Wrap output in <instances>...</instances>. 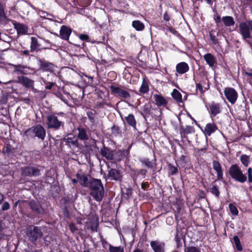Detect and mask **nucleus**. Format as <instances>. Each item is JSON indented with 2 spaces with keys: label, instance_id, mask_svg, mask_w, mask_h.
<instances>
[{
  "label": "nucleus",
  "instance_id": "41",
  "mask_svg": "<svg viewBox=\"0 0 252 252\" xmlns=\"http://www.w3.org/2000/svg\"><path fill=\"white\" fill-rule=\"evenodd\" d=\"M222 21L226 27H230L234 25L235 22L232 17L229 16H223Z\"/></svg>",
  "mask_w": 252,
  "mask_h": 252
},
{
  "label": "nucleus",
  "instance_id": "29",
  "mask_svg": "<svg viewBox=\"0 0 252 252\" xmlns=\"http://www.w3.org/2000/svg\"><path fill=\"white\" fill-rule=\"evenodd\" d=\"M189 64L184 62L178 63L176 66V71L180 74H183L189 70Z\"/></svg>",
  "mask_w": 252,
  "mask_h": 252
},
{
  "label": "nucleus",
  "instance_id": "24",
  "mask_svg": "<svg viewBox=\"0 0 252 252\" xmlns=\"http://www.w3.org/2000/svg\"><path fill=\"white\" fill-rule=\"evenodd\" d=\"M239 30L243 39L246 40L251 37L249 26L246 22H241L239 24Z\"/></svg>",
  "mask_w": 252,
  "mask_h": 252
},
{
  "label": "nucleus",
  "instance_id": "16",
  "mask_svg": "<svg viewBox=\"0 0 252 252\" xmlns=\"http://www.w3.org/2000/svg\"><path fill=\"white\" fill-rule=\"evenodd\" d=\"M209 107V114L210 117L212 119L221 112V106L219 103L212 101L208 104Z\"/></svg>",
  "mask_w": 252,
  "mask_h": 252
},
{
  "label": "nucleus",
  "instance_id": "43",
  "mask_svg": "<svg viewBox=\"0 0 252 252\" xmlns=\"http://www.w3.org/2000/svg\"><path fill=\"white\" fill-rule=\"evenodd\" d=\"M132 26L138 31H142L145 28L144 24L139 20L133 21L132 23Z\"/></svg>",
  "mask_w": 252,
  "mask_h": 252
},
{
  "label": "nucleus",
  "instance_id": "21",
  "mask_svg": "<svg viewBox=\"0 0 252 252\" xmlns=\"http://www.w3.org/2000/svg\"><path fill=\"white\" fill-rule=\"evenodd\" d=\"M12 23L18 35H25L28 33L29 28L27 26L15 20H13Z\"/></svg>",
  "mask_w": 252,
  "mask_h": 252
},
{
  "label": "nucleus",
  "instance_id": "25",
  "mask_svg": "<svg viewBox=\"0 0 252 252\" xmlns=\"http://www.w3.org/2000/svg\"><path fill=\"white\" fill-rule=\"evenodd\" d=\"M203 58L210 67L215 69L217 64V59L211 53H208L203 56Z\"/></svg>",
  "mask_w": 252,
  "mask_h": 252
},
{
  "label": "nucleus",
  "instance_id": "62",
  "mask_svg": "<svg viewBox=\"0 0 252 252\" xmlns=\"http://www.w3.org/2000/svg\"><path fill=\"white\" fill-rule=\"evenodd\" d=\"M213 18L215 23L218 25L221 22V19L220 15H219L216 11V14L213 16Z\"/></svg>",
  "mask_w": 252,
  "mask_h": 252
},
{
  "label": "nucleus",
  "instance_id": "15",
  "mask_svg": "<svg viewBox=\"0 0 252 252\" xmlns=\"http://www.w3.org/2000/svg\"><path fill=\"white\" fill-rule=\"evenodd\" d=\"M200 128L206 137L210 136L218 130L217 124L214 122L207 124L204 129Z\"/></svg>",
  "mask_w": 252,
  "mask_h": 252
},
{
  "label": "nucleus",
  "instance_id": "30",
  "mask_svg": "<svg viewBox=\"0 0 252 252\" xmlns=\"http://www.w3.org/2000/svg\"><path fill=\"white\" fill-rule=\"evenodd\" d=\"M108 177L112 180L119 181L122 179L120 172L114 168H111L108 172Z\"/></svg>",
  "mask_w": 252,
  "mask_h": 252
},
{
  "label": "nucleus",
  "instance_id": "59",
  "mask_svg": "<svg viewBox=\"0 0 252 252\" xmlns=\"http://www.w3.org/2000/svg\"><path fill=\"white\" fill-rule=\"evenodd\" d=\"M100 241L101 242V245L104 249H106L107 246L109 247V249H110V245H111L109 244L105 239H104L102 236H100Z\"/></svg>",
  "mask_w": 252,
  "mask_h": 252
},
{
  "label": "nucleus",
  "instance_id": "3",
  "mask_svg": "<svg viewBox=\"0 0 252 252\" xmlns=\"http://www.w3.org/2000/svg\"><path fill=\"white\" fill-rule=\"evenodd\" d=\"M46 130L40 124H37L28 128L24 132V136L27 139H38L43 141L46 137Z\"/></svg>",
  "mask_w": 252,
  "mask_h": 252
},
{
  "label": "nucleus",
  "instance_id": "2",
  "mask_svg": "<svg viewBox=\"0 0 252 252\" xmlns=\"http://www.w3.org/2000/svg\"><path fill=\"white\" fill-rule=\"evenodd\" d=\"M63 112H55L50 114L46 117V125L48 129L59 130L64 128V122L60 120L57 116H64Z\"/></svg>",
  "mask_w": 252,
  "mask_h": 252
},
{
  "label": "nucleus",
  "instance_id": "22",
  "mask_svg": "<svg viewBox=\"0 0 252 252\" xmlns=\"http://www.w3.org/2000/svg\"><path fill=\"white\" fill-rule=\"evenodd\" d=\"M139 161L141 163L142 166H145L148 169H153L157 165L156 159L155 158L150 160L148 158H139Z\"/></svg>",
  "mask_w": 252,
  "mask_h": 252
},
{
  "label": "nucleus",
  "instance_id": "38",
  "mask_svg": "<svg viewBox=\"0 0 252 252\" xmlns=\"http://www.w3.org/2000/svg\"><path fill=\"white\" fill-rule=\"evenodd\" d=\"M167 167L169 176L175 175L178 173V166H175L171 163L167 162Z\"/></svg>",
  "mask_w": 252,
  "mask_h": 252
},
{
  "label": "nucleus",
  "instance_id": "8",
  "mask_svg": "<svg viewBox=\"0 0 252 252\" xmlns=\"http://www.w3.org/2000/svg\"><path fill=\"white\" fill-rule=\"evenodd\" d=\"M36 60L40 70L50 72H54L56 71L57 66L53 63L39 57H37Z\"/></svg>",
  "mask_w": 252,
  "mask_h": 252
},
{
  "label": "nucleus",
  "instance_id": "12",
  "mask_svg": "<svg viewBox=\"0 0 252 252\" xmlns=\"http://www.w3.org/2000/svg\"><path fill=\"white\" fill-rule=\"evenodd\" d=\"M29 206L32 211L37 215H43L46 213L45 209L38 201L31 200L29 202Z\"/></svg>",
  "mask_w": 252,
  "mask_h": 252
},
{
  "label": "nucleus",
  "instance_id": "51",
  "mask_svg": "<svg viewBox=\"0 0 252 252\" xmlns=\"http://www.w3.org/2000/svg\"><path fill=\"white\" fill-rule=\"evenodd\" d=\"M210 192L212 194L214 195L216 197L219 198L220 195V191L219 188L216 185H213L210 189Z\"/></svg>",
  "mask_w": 252,
  "mask_h": 252
},
{
  "label": "nucleus",
  "instance_id": "32",
  "mask_svg": "<svg viewBox=\"0 0 252 252\" xmlns=\"http://www.w3.org/2000/svg\"><path fill=\"white\" fill-rule=\"evenodd\" d=\"M18 79L19 82L22 84L25 87L28 88H33L34 82L33 80L24 76L19 77Z\"/></svg>",
  "mask_w": 252,
  "mask_h": 252
},
{
  "label": "nucleus",
  "instance_id": "37",
  "mask_svg": "<svg viewBox=\"0 0 252 252\" xmlns=\"http://www.w3.org/2000/svg\"><path fill=\"white\" fill-rule=\"evenodd\" d=\"M242 71L245 78L252 86V69L248 68L246 69L243 70Z\"/></svg>",
  "mask_w": 252,
  "mask_h": 252
},
{
  "label": "nucleus",
  "instance_id": "57",
  "mask_svg": "<svg viewBox=\"0 0 252 252\" xmlns=\"http://www.w3.org/2000/svg\"><path fill=\"white\" fill-rule=\"evenodd\" d=\"M182 237L178 235V233L177 232L175 236V241L176 243V246L177 249H179L182 247V243L181 242Z\"/></svg>",
  "mask_w": 252,
  "mask_h": 252
},
{
  "label": "nucleus",
  "instance_id": "9",
  "mask_svg": "<svg viewBox=\"0 0 252 252\" xmlns=\"http://www.w3.org/2000/svg\"><path fill=\"white\" fill-rule=\"evenodd\" d=\"M22 175L25 177H36L39 176L40 170L36 166H25L21 168Z\"/></svg>",
  "mask_w": 252,
  "mask_h": 252
},
{
  "label": "nucleus",
  "instance_id": "54",
  "mask_svg": "<svg viewBox=\"0 0 252 252\" xmlns=\"http://www.w3.org/2000/svg\"><path fill=\"white\" fill-rule=\"evenodd\" d=\"M229 208L231 214L233 216H237L238 215L239 211L237 207L232 203L229 204Z\"/></svg>",
  "mask_w": 252,
  "mask_h": 252
},
{
  "label": "nucleus",
  "instance_id": "56",
  "mask_svg": "<svg viewBox=\"0 0 252 252\" xmlns=\"http://www.w3.org/2000/svg\"><path fill=\"white\" fill-rule=\"evenodd\" d=\"M24 65L21 64H17L14 65L13 71L16 72L18 74H22L23 72Z\"/></svg>",
  "mask_w": 252,
  "mask_h": 252
},
{
  "label": "nucleus",
  "instance_id": "46",
  "mask_svg": "<svg viewBox=\"0 0 252 252\" xmlns=\"http://www.w3.org/2000/svg\"><path fill=\"white\" fill-rule=\"evenodd\" d=\"M240 160L244 167H247L251 162L250 157L249 156L244 154L240 157Z\"/></svg>",
  "mask_w": 252,
  "mask_h": 252
},
{
  "label": "nucleus",
  "instance_id": "6",
  "mask_svg": "<svg viewBox=\"0 0 252 252\" xmlns=\"http://www.w3.org/2000/svg\"><path fill=\"white\" fill-rule=\"evenodd\" d=\"M111 94L120 98L129 99L130 98V94L125 89L126 88L121 85L116 86L114 84L109 86Z\"/></svg>",
  "mask_w": 252,
  "mask_h": 252
},
{
  "label": "nucleus",
  "instance_id": "14",
  "mask_svg": "<svg viewBox=\"0 0 252 252\" xmlns=\"http://www.w3.org/2000/svg\"><path fill=\"white\" fill-rule=\"evenodd\" d=\"M66 146L71 148L78 145V139L71 133H68L63 139Z\"/></svg>",
  "mask_w": 252,
  "mask_h": 252
},
{
  "label": "nucleus",
  "instance_id": "10",
  "mask_svg": "<svg viewBox=\"0 0 252 252\" xmlns=\"http://www.w3.org/2000/svg\"><path fill=\"white\" fill-rule=\"evenodd\" d=\"M224 94L226 99L231 104H234L238 99V94L235 89L232 87H226L224 89Z\"/></svg>",
  "mask_w": 252,
  "mask_h": 252
},
{
  "label": "nucleus",
  "instance_id": "26",
  "mask_svg": "<svg viewBox=\"0 0 252 252\" xmlns=\"http://www.w3.org/2000/svg\"><path fill=\"white\" fill-rule=\"evenodd\" d=\"M153 99H154L155 104L158 107H166L168 101L161 94H153Z\"/></svg>",
  "mask_w": 252,
  "mask_h": 252
},
{
  "label": "nucleus",
  "instance_id": "33",
  "mask_svg": "<svg viewBox=\"0 0 252 252\" xmlns=\"http://www.w3.org/2000/svg\"><path fill=\"white\" fill-rule=\"evenodd\" d=\"M31 42L30 45V49L31 52H38L40 50V44L38 42V39L34 36H32L31 38Z\"/></svg>",
  "mask_w": 252,
  "mask_h": 252
},
{
  "label": "nucleus",
  "instance_id": "28",
  "mask_svg": "<svg viewBox=\"0 0 252 252\" xmlns=\"http://www.w3.org/2000/svg\"><path fill=\"white\" fill-rule=\"evenodd\" d=\"M55 95L58 98H60L65 104H67L69 100L71 97L69 93H65V95L63 94L62 88H58V90L54 93Z\"/></svg>",
  "mask_w": 252,
  "mask_h": 252
},
{
  "label": "nucleus",
  "instance_id": "17",
  "mask_svg": "<svg viewBox=\"0 0 252 252\" xmlns=\"http://www.w3.org/2000/svg\"><path fill=\"white\" fill-rule=\"evenodd\" d=\"M212 166L213 169L217 173V180L223 182V169L220 161L218 160H213L212 162Z\"/></svg>",
  "mask_w": 252,
  "mask_h": 252
},
{
  "label": "nucleus",
  "instance_id": "5",
  "mask_svg": "<svg viewBox=\"0 0 252 252\" xmlns=\"http://www.w3.org/2000/svg\"><path fill=\"white\" fill-rule=\"evenodd\" d=\"M228 173L233 179L238 182L243 183L247 181V176L243 173L237 164H232L229 168Z\"/></svg>",
  "mask_w": 252,
  "mask_h": 252
},
{
  "label": "nucleus",
  "instance_id": "27",
  "mask_svg": "<svg viewBox=\"0 0 252 252\" xmlns=\"http://www.w3.org/2000/svg\"><path fill=\"white\" fill-rule=\"evenodd\" d=\"M150 246L154 252H164L165 243L158 241H152Z\"/></svg>",
  "mask_w": 252,
  "mask_h": 252
},
{
  "label": "nucleus",
  "instance_id": "60",
  "mask_svg": "<svg viewBox=\"0 0 252 252\" xmlns=\"http://www.w3.org/2000/svg\"><path fill=\"white\" fill-rule=\"evenodd\" d=\"M104 105H106L109 107L111 106L110 103L105 101L97 102L96 104V107L98 108H102L104 107Z\"/></svg>",
  "mask_w": 252,
  "mask_h": 252
},
{
  "label": "nucleus",
  "instance_id": "49",
  "mask_svg": "<svg viewBox=\"0 0 252 252\" xmlns=\"http://www.w3.org/2000/svg\"><path fill=\"white\" fill-rule=\"evenodd\" d=\"M6 16L4 11V7L1 2H0V23H2L6 19Z\"/></svg>",
  "mask_w": 252,
  "mask_h": 252
},
{
  "label": "nucleus",
  "instance_id": "63",
  "mask_svg": "<svg viewBox=\"0 0 252 252\" xmlns=\"http://www.w3.org/2000/svg\"><path fill=\"white\" fill-rule=\"evenodd\" d=\"M126 192L125 193V195L124 197L126 199L128 200L132 195V189L128 188L126 189Z\"/></svg>",
  "mask_w": 252,
  "mask_h": 252
},
{
  "label": "nucleus",
  "instance_id": "11",
  "mask_svg": "<svg viewBox=\"0 0 252 252\" xmlns=\"http://www.w3.org/2000/svg\"><path fill=\"white\" fill-rule=\"evenodd\" d=\"M2 153L5 156L11 158L16 157L18 154L17 146L15 144L7 143L2 149Z\"/></svg>",
  "mask_w": 252,
  "mask_h": 252
},
{
  "label": "nucleus",
  "instance_id": "53",
  "mask_svg": "<svg viewBox=\"0 0 252 252\" xmlns=\"http://www.w3.org/2000/svg\"><path fill=\"white\" fill-rule=\"evenodd\" d=\"M205 81H203L202 84L199 83H196L195 94H197L198 91H199L201 94H203L205 92V90H203V84L205 85Z\"/></svg>",
  "mask_w": 252,
  "mask_h": 252
},
{
  "label": "nucleus",
  "instance_id": "23",
  "mask_svg": "<svg viewBox=\"0 0 252 252\" xmlns=\"http://www.w3.org/2000/svg\"><path fill=\"white\" fill-rule=\"evenodd\" d=\"M72 32V29L70 27L63 25L60 29V37L64 40L69 41V37Z\"/></svg>",
  "mask_w": 252,
  "mask_h": 252
},
{
  "label": "nucleus",
  "instance_id": "50",
  "mask_svg": "<svg viewBox=\"0 0 252 252\" xmlns=\"http://www.w3.org/2000/svg\"><path fill=\"white\" fill-rule=\"evenodd\" d=\"M185 244V252H201L200 250L194 246L187 247L185 238L183 239Z\"/></svg>",
  "mask_w": 252,
  "mask_h": 252
},
{
  "label": "nucleus",
  "instance_id": "61",
  "mask_svg": "<svg viewBox=\"0 0 252 252\" xmlns=\"http://www.w3.org/2000/svg\"><path fill=\"white\" fill-rule=\"evenodd\" d=\"M34 71L33 69L27 66H24L23 72L22 74H28L31 73V72Z\"/></svg>",
  "mask_w": 252,
  "mask_h": 252
},
{
  "label": "nucleus",
  "instance_id": "35",
  "mask_svg": "<svg viewBox=\"0 0 252 252\" xmlns=\"http://www.w3.org/2000/svg\"><path fill=\"white\" fill-rule=\"evenodd\" d=\"M149 81L145 76L143 78L142 85L139 89V92L142 94L147 93L149 91Z\"/></svg>",
  "mask_w": 252,
  "mask_h": 252
},
{
  "label": "nucleus",
  "instance_id": "52",
  "mask_svg": "<svg viewBox=\"0 0 252 252\" xmlns=\"http://www.w3.org/2000/svg\"><path fill=\"white\" fill-rule=\"evenodd\" d=\"M109 252H124V248L122 246H113L110 245Z\"/></svg>",
  "mask_w": 252,
  "mask_h": 252
},
{
  "label": "nucleus",
  "instance_id": "1",
  "mask_svg": "<svg viewBox=\"0 0 252 252\" xmlns=\"http://www.w3.org/2000/svg\"><path fill=\"white\" fill-rule=\"evenodd\" d=\"M90 195L97 202H101L104 196V189L103 185L100 179L92 178L89 182Z\"/></svg>",
  "mask_w": 252,
  "mask_h": 252
},
{
  "label": "nucleus",
  "instance_id": "34",
  "mask_svg": "<svg viewBox=\"0 0 252 252\" xmlns=\"http://www.w3.org/2000/svg\"><path fill=\"white\" fill-rule=\"evenodd\" d=\"M76 176L81 186L85 187H87L88 186L89 181L88 178L86 175L77 173L76 174Z\"/></svg>",
  "mask_w": 252,
  "mask_h": 252
},
{
  "label": "nucleus",
  "instance_id": "42",
  "mask_svg": "<svg viewBox=\"0 0 252 252\" xmlns=\"http://www.w3.org/2000/svg\"><path fill=\"white\" fill-rule=\"evenodd\" d=\"M236 112L239 119L242 120L247 117L246 110L244 106H239Z\"/></svg>",
  "mask_w": 252,
  "mask_h": 252
},
{
  "label": "nucleus",
  "instance_id": "55",
  "mask_svg": "<svg viewBox=\"0 0 252 252\" xmlns=\"http://www.w3.org/2000/svg\"><path fill=\"white\" fill-rule=\"evenodd\" d=\"M43 82L45 85L46 90H51L54 86L56 85V83L53 82H49L45 79H43Z\"/></svg>",
  "mask_w": 252,
  "mask_h": 252
},
{
  "label": "nucleus",
  "instance_id": "36",
  "mask_svg": "<svg viewBox=\"0 0 252 252\" xmlns=\"http://www.w3.org/2000/svg\"><path fill=\"white\" fill-rule=\"evenodd\" d=\"M173 98L176 101L177 103H183V98L181 94L177 89H174L171 94Z\"/></svg>",
  "mask_w": 252,
  "mask_h": 252
},
{
  "label": "nucleus",
  "instance_id": "4",
  "mask_svg": "<svg viewBox=\"0 0 252 252\" xmlns=\"http://www.w3.org/2000/svg\"><path fill=\"white\" fill-rule=\"evenodd\" d=\"M25 233L28 241L34 245H36L37 240L43 235L41 227L33 225H28L26 228Z\"/></svg>",
  "mask_w": 252,
  "mask_h": 252
},
{
  "label": "nucleus",
  "instance_id": "13",
  "mask_svg": "<svg viewBox=\"0 0 252 252\" xmlns=\"http://www.w3.org/2000/svg\"><path fill=\"white\" fill-rule=\"evenodd\" d=\"M148 173V170L146 169H131L130 170V175L134 182H136L137 180L141 177L142 179L145 178Z\"/></svg>",
  "mask_w": 252,
  "mask_h": 252
},
{
  "label": "nucleus",
  "instance_id": "7",
  "mask_svg": "<svg viewBox=\"0 0 252 252\" xmlns=\"http://www.w3.org/2000/svg\"><path fill=\"white\" fill-rule=\"evenodd\" d=\"M131 145H129L127 149L122 150H114L113 153V161L120 162L125 158L129 160L130 156V150Z\"/></svg>",
  "mask_w": 252,
  "mask_h": 252
},
{
  "label": "nucleus",
  "instance_id": "31",
  "mask_svg": "<svg viewBox=\"0 0 252 252\" xmlns=\"http://www.w3.org/2000/svg\"><path fill=\"white\" fill-rule=\"evenodd\" d=\"M77 130L78 131L77 139L82 141H87L89 139L87 130L86 128L80 126L77 128Z\"/></svg>",
  "mask_w": 252,
  "mask_h": 252
},
{
  "label": "nucleus",
  "instance_id": "19",
  "mask_svg": "<svg viewBox=\"0 0 252 252\" xmlns=\"http://www.w3.org/2000/svg\"><path fill=\"white\" fill-rule=\"evenodd\" d=\"M114 151L111 148L106 146L103 143V146L100 148L99 153L102 158H104L108 160H112Z\"/></svg>",
  "mask_w": 252,
  "mask_h": 252
},
{
  "label": "nucleus",
  "instance_id": "47",
  "mask_svg": "<svg viewBox=\"0 0 252 252\" xmlns=\"http://www.w3.org/2000/svg\"><path fill=\"white\" fill-rule=\"evenodd\" d=\"M233 241L237 250L239 252H241L243 250V247L238 236L235 235L233 237Z\"/></svg>",
  "mask_w": 252,
  "mask_h": 252
},
{
  "label": "nucleus",
  "instance_id": "44",
  "mask_svg": "<svg viewBox=\"0 0 252 252\" xmlns=\"http://www.w3.org/2000/svg\"><path fill=\"white\" fill-rule=\"evenodd\" d=\"M97 114V112L94 110H91L88 111L86 112V115L89 119L90 122L92 124H95V116Z\"/></svg>",
  "mask_w": 252,
  "mask_h": 252
},
{
  "label": "nucleus",
  "instance_id": "58",
  "mask_svg": "<svg viewBox=\"0 0 252 252\" xmlns=\"http://www.w3.org/2000/svg\"><path fill=\"white\" fill-rule=\"evenodd\" d=\"M91 4L90 0H81L79 1V5L81 7H88Z\"/></svg>",
  "mask_w": 252,
  "mask_h": 252
},
{
  "label": "nucleus",
  "instance_id": "64",
  "mask_svg": "<svg viewBox=\"0 0 252 252\" xmlns=\"http://www.w3.org/2000/svg\"><path fill=\"white\" fill-rule=\"evenodd\" d=\"M69 229L72 233H75L76 230H78L77 227L76 226V224L74 223H71L68 225Z\"/></svg>",
  "mask_w": 252,
  "mask_h": 252
},
{
  "label": "nucleus",
  "instance_id": "18",
  "mask_svg": "<svg viewBox=\"0 0 252 252\" xmlns=\"http://www.w3.org/2000/svg\"><path fill=\"white\" fill-rule=\"evenodd\" d=\"M179 130L181 138L182 139H186L189 142L190 141L189 140L187 135L195 132L194 127L192 126L189 125L186 126L185 127L180 126Z\"/></svg>",
  "mask_w": 252,
  "mask_h": 252
},
{
  "label": "nucleus",
  "instance_id": "48",
  "mask_svg": "<svg viewBox=\"0 0 252 252\" xmlns=\"http://www.w3.org/2000/svg\"><path fill=\"white\" fill-rule=\"evenodd\" d=\"M215 31H212L209 32V36L212 44L217 45L219 44L218 39L216 37V36L218 35L219 32H217L216 35L215 34Z\"/></svg>",
  "mask_w": 252,
  "mask_h": 252
},
{
  "label": "nucleus",
  "instance_id": "45",
  "mask_svg": "<svg viewBox=\"0 0 252 252\" xmlns=\"http://www.w3.org/2000/svg\"><path fill=\"white\" fill-rule=\"evenodd\" d=\"M111 135L114 136H121L122 130L120 127L116 125H114L111 128Z\"/></svg>",
  "mask_w": 252,
  "mask_h": 252
},
{
  "label": "nucleus",
  "instance_id": "39",
  "mask_svg": "<svg viewBox=\"0 0 252 252\" xmlns=\"http://www.w3.org/2000/svg\"><path fill=\"white\" fill-rule=\"evenodd\" d=\"M79 37L80 39H81L82 41H86V42H88L103 43L105 41V37H104V36H102L101 40H100V41H92L91 38H90V37H89V35H88L87 34H84V33L80 34L79 35Z\"/></svg>",
  "mask_w": 252,
  "mask_h": 252
},
{
  "label": "nucleus",
  "instance_id": "20",
  "mask_svg": "<svg viewBox=\"0 0 252 252\" xmlns=\"http://www.w3.org/2000/svg\"><path fill=\"white\" fill-rule=\"evenodd\" d=\"M152 110V107L151 104L148 102L145 103L144 105L141 107L140 110H139V112L141 115L146 120L147 118H149L150 116L154 117Z\"/></svg>",
  "mask_w": 252,
  "mask_h": 252
},
{
  "label": "nucleus",
  "instance_id": "40",
  "mask_svg": "<svg viewBox=\"0 0 252 252\" xmlns=\"http://www.w3.org/2000/svg\"><path fill=\"white\" fill-rule=\"evenodd\" d=\"M125 119L129 126L133 128L136 127V121L134 116L132 114H129L127 116L125 117Z\"/></svg>",
  "mask_w": 252,
  "mask_h": 252
}]
</instances>
